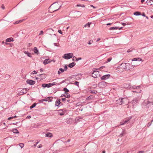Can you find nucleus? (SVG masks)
<instances>
[{
    "instance_id": "f257e3e1",
    "label": "nucleus",
    "mask_w": 153,
    "mask_h": 153,
    "mask_svg": "<svg viewBox=\"0 0 153 153\" xmlns=\"http://www.w3.org/2000/svg\"><path fill=\"white\" fill-rule=\"evenodd\" d=\"M61 6V5H59V4L55 2L51 5L49 7V9H50L52 8V9L53 10V12H54L59 9Z\"/></svg>"
},
{
    "instance_id": "f03ea898",
    "label": "nucleus",
    "mask_w": 153,
    "mask_h": 153,
    "mask_svg": "<svg viewBox=\"0 0 153 153\" xmlns=\"http://www.w3.org/2000/svg\"><path fill=\"white\" fill-rule=\"evenodd\" d=\"M153 105V102L149 101H144L142 104V106L143 108H149L152 105Z\"/></svg>"
},
{
    "instance_id": "7ed1b4c3",
    "label": "nucleus",
    "mask_w": 153,
    "mask_h": 153,
    "mask_svg": "<svg viewBox=\"0 0 153 153\" xmlns=\"http://www.w3.org/2000/svg\"><path fill=\"white\" fill-rule=\"evenodd\" d=\"M73 56V54L72 53H69L65 54L64 56H62L63 58L65 59H69L72 58Z\"/></svg>"
},
{
    "instance_id": "20e7f679",
    "label": "nucleus",
    "mask_w": 153,
    "mask_h": 153,
    "mask_svg": "<svg viewBox=\"0 0 153 153\" xmlns=\"http://www.w3.org/2000/svg\"><path fill=\"white\" fill-rule=\"evenodd\" d=\"M53 99V97H47L46 98L43 99H42L39 100V102H42L43 101H48L49 102H51L52 101V100Z\"/></svg>"
},
{
    "instance_id": "39448f33",
    "label": "nucleus",
    "mask_w": 153,
    "mask_h": 153,
    "mask_svg": "<svg viewBox=\"0 0 153 153\" xmlns=\"http://www.w3.org/2000/svg\"><path fill=\"white\" fill-rule=\"evenodd\" d=\"M106 82L104 81H102L99 83L98 86L100 88H102L106 86Z\"/></svg>"
},
{
    "instance_id": "423d86ee",
    "label": "nucleus",
    "mask_w": 153,
    "mask_h": 153,
    "mask_svg": "<svg viewBox=\"0 0 153 153\" xmlns=\"http://www.w3.org/2000/svg\"><path fill=\"white\" fill-rule=\"evenodd\" d=\"M131 119V116L125 119L123 121L121 122V125H123L125 124L126 123H127Z\"/></svg>"
},
{
    "instance_id": "0eeeda50",
    "label": "nucleus",
    "mask_w": 153,
    "mask_h": 153,
    "mask_svg": "<svg viewBox=\"0 0 153 153\" xmlns=\"http://www.w3.org/2000/svg\"><path fill=\"white\" fill-rule=\"evenodd\" d=\"M127 100V99L126 98H123L121 99H119L117 101L118 102H120L119 103L120 105H122L123 104L125 103V102Z\"/></svg>"
},
{
    "instance_id": "6e6552de",
    "label": "nucleus",
    "mask_w": 153,
    "mask_h": 153,
    "mask_svg": "<svg viewBox=\"0 0 153 153\" xmlns=\"http://www.w3.org/2000/svg\"><path fill=\"white\" fill-rule=\"evenodd\" d=\"M110 76L111 75L109 74L105 75L102 76V77H101V80H105L106 79L109 78Z\"/></svg>"
},
{
    "instance_id": "1a4fd4ad",
    "label": "nucleus",
    "mask_w": 153,
    "mask_h": 153,
    "mask_svg": "<svg viewBox=\"0 0 153 153\" xmlns=\"http://www.w3.org/2000/svg\"><path fill=\"white\" fill-rule=\"evenodd\" d=\"M27 89L25 88L23 89L19 93V95H21L24 94H26L27 92Z\"/></svg>"
},
{
    "instance_id": "9d476101",
    "label": "nucleus",
    "mask_w": 153,
    "mask_h": 153,
    "mask_svg": "<svg viewBox=\"0 0 153 153\" xmlns=\"http://www.w3.org/2000/svg\"><path fill=\"white\" fill-rule=\"evenodd\" d=\"M98 71H94L92 73V76L94 78H96L97 77V75L98 74Z\"/></svg>"
},
{
    "instance_id": "9b49d317",
    "label": "nucleus",
    "mask_w": 153,
    "mask_h": 153,
    "mask_svg": "<svg viewBox=\"0 0 153 153\" xmlns=\"http://www.w3.org/2000/svg\"><path fill=\"white\" fill-rule=\"evenodd\" d=\"M27 83L29 85H33L35 83V82L32 80L27 79L26 81Z\"/></svg>"
},
{
    "instance_id": "f8f14e48",
    "label": "nucleus",
    "mask_w": 153,
    "mask_h": 153,
    "mask_svg": "<svg viewBox=\"0 0 153 153\" xmlns=\"http://www.w3.org/2000/svg\"><path fill=\"white\" fill-rule=\"evenodd\" d=\"M37 76H39L40 77V78L42 80L43 79L45 78L46 76V75L45 74H43L39 75H38Z\"/></svg>"
},
{
    "instance_id": "ddd939ff",
    "label": "nucleus",
    "mask_w": 153,
    "mask_h": 153,
    "mask_svg": "<svg viewBox=\"0 0 153 153\" xmlns=\"http://www.w3.org/2000/svg\"><path fill=\"white\" fill-rule=\"evenodd\" d=\"M49 59H45V60L43 62V63L45 65H46V64L50 63L52 62V60H49Z\"/></svg>"
},
{
    "instance_id": "4468645a",
    "label": "nucleus",
    "mask_w": 153,
    "mask_h": 153,
    "mask_svg": "<svg viewBox=\"0 0 153 153\" xmlns=\"http://www.w3.org/2000/svg\"><path fill=\"white\" fill-rule=\"evenodd\" d=\"M45 136L48 137H53L52 134L50 132L46 133Z\"/></svg>"
},
{
    "instance_id": "2eb2a0df",
    "label": "nucleus",
    "mask_w": 153,
    "mask_h": 153,
    "mask_svg": "<svg viewBox=\"0 0 153 153\" xmlns=\"http://www.w3.org/2000/svg\"><path fill=\"white\" fill-rule=\"evenodd\" d=\"M42 87L44 88L47 87L49 88L51 87V83H48V84H43L42 85Z\"/></svg>"
},
{
    "instance_id": "dca6fc26",
    "label": "nucleus",
    "mask_w": 153,
    "mask_h": 153,
    "mask_svg": "<svg viewBox=\"0 0 153 153\" xmlns=\"http://www.w3.org/2000/svg\"><path fill=\"white\" fill-rule=\"evenodd\" d=\"M138 100L137 98H135L131 101V102L133 105L136 104L138 102Z\"/></svg>"
},
{
    "instance_id": "f3484780",
    "label": "nucleus",
    "mask_w": 153,
    "mask_h": 153,
    "mask_svg": "<svg viewBox=\"0 0 153 153\" xmlns=\"http://www.w3.org/2000/svg\"><path fill=\"white\" fill-rule=\"evenodd\" d=\"M35 53L38 55L39 53V51L36 47H35L33 50Z\"/></svg>"
},
{
    "instance_id": "a211bd4d",
    "label": "nucleus",
    "mask_w": 153,
    "mask_h": 153,
    "mask_svg": "<svg viewBox=\"0 0 153 153\" xmlns=\"http://www.w3.org/2000/svg\"><path fill=\"white\" fill-rule=\"evenodd\" d=\"M132 61H143V60H142L141 59L137 58H134V59H132Z\"/></svg>"
},
{
    "instance_id": "6ab92c4d",
    "label": "nucleus",
    "mask_w": 153,
    "mask_h": 153,
    "mask_svg": "<svg viewBox=\"0 0 153 153\" xmlns=\"http://www.w3.org/2000/svg\"><path fill=\"white\" fill-rule=\"evenodd\" d=\"M75 65V63L74 62H72V63L69 64L68 65V66L69 68H72L73 67H74Z\"/></svg>"
},
{
    "instance_id": "aec40b11",
    "label": "nucleus",
    "mask_w": 153,
    "mask_h": 153,
    "mask_svg": "<svg viewBox=\"0 0 153 153\" xmlns=\"http://www.w3.org/2000/svg\"><path fill=\"white\" fill-rule=\"evenodd\" d=\"M13 39L12 37H10L6 39V41L7 42H13Z\"/></svg>"
},
{
    "instance_id": "412c9836",
    "label": "nucleus",
    "mask_w": 153,
    "mask_h": 153,
    "mask_svg": "<svg viewBox=\"0 0 153 153\" xmlns=\"http://www.w3.org/2000/svg\"><path fill=\"white\" fill-rule=\"evenodd\" d=\"M60 100L59 99V100H56V101L55 105L57 106H59V105L60 104Z\"/></svg>"
},
{
    "instance_id": "4be33fe9",
    "label": "nucleus",
    "mask_w": 153,
    "mask_h": 153,
    "mask_svg": "<svg viewBox=\"0 0 153 153\" xmlns=\"http://www.w3.org/2000/svg\"><path fill=\"white\" fill-rule=\"evenodd\" d=\"M58 111L60 115L61 116L64 115L65 113V112H62V109L59 110Z\"/></svg>"
},
{
    "instance_id": "5701e85b",
    "label": "nucleus",
    "mask_w": 153,
    "mask_h": 153,
    "mask_svg": "<svg viewBox=\"0 0 153 153\" xmlns=\"http://www.w3.org/2000/svg\"><path fill=\"white\" fill-rule=\"evenodd\" d=\"M126 66L125 67H124V68L126 69H129L130 68V64L129 63H126Z\"/></svg>"
},
{
    "instance_id": "b1692460",
    "label": "nucleus",
    "mask_w": 153,
    "mask_h": 153,
    "mask_svg": "<svg viewBox=\"0 0 153 153\" xmlns=\"http://www.w3.org/2000/svg\"><path fill=\"white\" fill-rule=\"evenodd\" d=\"M134 14L136 16H139L141 15V13L139 12H136L134 13Z\"/></svg>"
},
{
    "instance_id": "393cba45",
    "label": "nucleus",
    "mask_w": 153,
    "mask_h": 153,
    "mask_svg": "<svg viewBox=\"0 0 153 153\" xmlns=\"http://www.w3.org/2000/svg\"><path fill=\"white\" fill-rule=\"evenodd\" d=\"M119 29V27H111L110 28L109 30H113L116 29L117 30Z\"/></svg>"
},
{
    "instance_id": "a878e982",
    "label": "nucleus",
    "mask_w": 153,
    "mask_h": 153,
    "mask_svg": "<svg viewBox=\"0 0 153 153\" xmlns=\"http://www.w3.org/2000/svg\"><path fill=\"white\" fill-rule=\"evenodd\" d=\"M12 131L14 133L16 134L19 133V132L18 131V130L16 128L13 129L12 130Z\"/></svg>"
},
{
    "instance_id": "bb28decb",
    "label": "nucleus",
    "mask_w": 153,
    "mask_h": 153,
    "mask_svg": "<svg viewBox=\"0 0 153 153\" xmlns=\"http://www.w3.org/2000/svg\"><path fill=\"white\" fill-rule=\"evenodd\" d=\"M91 25V23L88 22L84 26V27H90V25Z\"/></svg>"
},
{
    "instance_id": "cd10ccee",
    "label": "nucleus",
    "mask_w": 153,
    "mask_h": 153,
    "mask_svg": "<svg viewBox=\"0 0 153 153\" xmlns=\"http://www.w3.org/2000/svg\"><path fill=\"white\" fill-rule=\"evenodd\" d=\"M66 94V95H64V97H65L66 98H69L70 97V95L68 93H66V94Z\"/></svg>"
},
{
    "instance_id": "c85d7f7f",
    "label": "nucleus",
    "mask_w": 153,
    "mask_h": 153,
    "mask_svg": "<svg viewBox=\"0 0 153 153\" xmlns=\"http://www.w3.org/2000/svg\"><path fill=\"white\" fill-rule=\"evenodd\" d=\"M36 105V103H33L31 106L30 107V108L31 109H32V108L35 107Z\"/></svg>"
},
{
    "instance_id": "c756f323",
    "label": "nucleus",
    "mask_w": 153,
    "mask_h": 153,
    "mask_svg": "<svg viewBox=\"0 0 153 153\" xmlns=\"http://www.w3.org/2000/svg\"><path fill=\"white\" fill-rule=\"evenodd\" d=\"M63 91H65V94L69 92V90L67 89L66 88H65L63 89Z\"/></svg>"
},
{
    "instance_id": "7c9ffc66",
    "label": "nucleus",
    "mask_w": 153,
    "mask_h": 153,
    "mask_svg": "<svg viewBox=\"0 0 153 153\" xmlns=\"http://www.w3.org/2000/svg\"><path fill=\"white\" fill-rule=\"evenodd\" d=\"M90 92L93 94H95L97 93V91L94 90L93 91H91Z\"/></svg>"
},
{
    "instance_id": "2f4dec72",
    "label": "nucleus",
    "mask_w": 153,
    "mask_h": 153,
    "mask_svg": "<svg viewBox=\"0 0 153 153\" xmlns=\"http://www.w3.org/2000/svg\"><path fill=\"white\" fill-rule=\"evenodd\" d=\"M151 0H147L146 1V3L148 4H149V5H152V4L151 3Z\"/></svg>"
},
{
    "instance_id": "473e14b6",
    "label": "nucleus",
    "mask_w": 153,
    "mask_h": 153,
    "mask_svg": "<svg viewBox=\"0 0 153 153\" xmlns=\"http://www.w3.org/2000/svg\"><path fill=\"white\" fill-rule=\"evenodd\" d=\"M93 42V41L91 39L88 42V43L89 45H91V44Z\"/></svg>"
},
{
    "instance_id": "72a5a7b5",
    "label": "nucleus",
    "mask_w": 153,
    "mask_h": 153,
    "mask_svg": "<svg viewBox=\"0 0 153 153\" xmlns=\"http://www.w3.org/2000/svg\"><path fill=\"white\" fill-rule=\"evenodd\" d=\"M26 54H27V56L29 57H32V56L31 55V53L29 52H27V53H26Z\"/></svg>"
},
{
    "instance_id": "f704fd0d",
    "label": "nucleus",
    "mask_w": 153,
    "mask_h": 153,
    "mask_svg": "<svg viewBox=\"0 0 153 153\" xmlns=\"http://www.w3.org/2000/svg\"><path fill=\"white\" fill-rule=\"evenodd\" d=\"M19 145L22 148L24 147V144L23 143H20L19 144Z\"/></svg>"
},
{
    "instance_id": "c9c22d12",
    "label": "nucleus",
    "mask_w": 153,
    "mask_h": 153,
    "mask_svg": "<svg viewBox=\"0 0 153 153\" xmlns=\"http://www.w3.org/2000/svg\"><path fill=\"white\" fill-rule=\"evenodd\" d=\"M75 85L79 87V82L77 81H75L74 82Z\"/></svg>"
},
{
    "instance_id": "e433bc0d",
    "label": "nucleus",
    "mask_w": 153,
    "mask_h": 153,
    "mask_svg": "<svg viewBox=\"0 0 153 153\" xmlns=\"http://www.w3.org/2000/svg\"><path fill=\"white\" fill-rule=\"evenodd\" d=\"M126 65L127 64H126V63H122L121 64V65L122 66V67H123V68H124V67L125 66H126Z\"/></svg>"
},
{
    "instance_id": "4c0bfd02",
    "label": "nucleus",
    "mask_w": 153,
    "mask_h": 153,
    "mask_svg": "<svg viewBox=\"0 0 153 153\" xmlns=\"http://www.w3.org/2000/svg\"><path fill=\"white\" fill-rule=\"evenodd\" d=\"M125 132L124 131H123L120 134V137H122L125 134Z\"/></svg>"
},
{
    "instance_id": "58836bf2",
    "label": "nucleus",
    "mask_w": 153,
    "mask_h": 153,
    "mask_svg": "<svg viewBox=\"0 0 153 153\" xmlns=\"http://www.w3.org/2000/svg\"><path fill=\"white\" fill-rule=\"evenodd\" d=\"M57 83H56V82H53L52 83H51V87L53 86V85H56Z\"/></svg>"
},
{
    "instance_id": "ea45409f",
    "label": "nucleus",
    "mask_w": 153,
    "mask_h": 153,
    "mask_svg": "<svg viewBox=\"0 0 153 153\" xmlns=\"http://www.w3.org/2000/svg\"><path fill=\"white\" fill-rule=\"evenodd\" d=\"M59 70L60 71V72L61 73L63 72L64 71V70L62 68H60L59 69Z\"/></svg>"
},
{
    "instance_id": "a19ab883",
    "label": "nucleus",
    "mask_w": 153,
    "mask_h": 153,
    "mask_svg": "<svg viewBox=\"0 0 153 153\" xmlns=\"http://www.w3.org/2000/svg\"><path fill=\"white\" fill-rule=\"evenodd\" d=\"M111 58H109L107 59V61H106L107 62H110L111 60Z\"/></svg>"
},
{
    "instance_id": "79ce46f5",
    "label": "nucleus",
    "mask_w": 153,
    "mask_h": 153,
    "mask_svg": "<svg viewBox=\"0 0 153 153\" xmlns=\"http://www.w3.org/2000/svg\"><path fill=\"white\" fill-rule=\"evenodd\" d=\"M76 6L77 7H85V6L84 5H82L81 4H77V5H76Z\"/></svg>"
},
{
    "instance_id": "37998d69",
    "label": "nucleus",
    "mask_w": 153,
    "mask_h": 153,
    "mask_svg": "<svg viewBox=\"0 0 153 153\" xmlns=\"http://www.w3.org/2000/svg\"><path fill=\"white\" fill-rule=\"evenodd\" d=\"M64 67V71L67 70L68 69V67H67V66L66 65H65Z\"/></svg>"
},
{
    "instance_id": "c03bdc74",
    "label": "nucleus",
    "mask_w": 153,
    "mask_h": 153,
    "mask_svg": "<svg viewBox=\"0 0 153 153\" xmlns=\"http://www.w3.org/2000/svg\"><path fill=\"white\" fill-rule=\"evenodd\" d=\"M65 81H66V79H65V80H63L61 82L59 83L58 84V85H60L62 83H64V82H65Z\"/></svg>"
},
{
    "instance_id": "a18cd8bd",
    "label": "nucleus",
    "mask_w": 153,
    "mask_h": 153,
    "mask_svg": "<svg viewBox=\"0 0 153 153\" xmlns=\"http://www.w3.org/2000/svg\"><path fill=\"white\" fill-rule=\"evenodd\" d=\"M82 59V58L81 57H79V58H76V61H78L79 60H81Z\"/></svg>"
},
{
    "instance_id": "49530a36",
    "label": "nucleus",
    "mask_w": 153,
    "mask_h": 153,
    "mask_svg": "<svg viewBox=\"0 0 153 153\" xmlns=\"http://www.w3.org/2000/svg\"><path fill=\"white\" fill-rule=\"evenodd\" d=\"M44 33V32L42 30L41 31L40 33H39V35H42Z\"/></svg>"
},
{
    "instance_id": "de8ad7c7",
    "label": "nucleus",
    "mask_w": 153,
    "mask_h": 153,
    "mask_svg": "<svg viewBox=\"0 0 153 153\" xmlns=\"http://www.w3.org/2000/svg\"><path fill=\"white\" fill-rule=\"evenodd\" d=\"M73 59H72V60L73 61H75L76 60H75V59H76V56H73Z\"/></svg>"
},
{
    "instance_id": "09e8293b",
    "label": "nucleus",
    "mask_w": 153,
    "mask_h": 153,
    "mask_svg": "<svg viewBox=\"0 0 153 153\" xmlns=\"http://www.w3.org/2000/svg\"><path fill=\"white\" fill-rule=\"evenodd\" d=\"M121 24L123 26H125L127 25H128L129 24L128 23H127V24H126V23H122Z\"/></svg>"
},
{
    "instance_id": "8fccbe9b",
    "label": "nucleus",
    "mask_w": 153,
    "mask_h": 153,
    "mask_svg": "<svg viewBox=\"0 0 153 153\" xmlns=\"http://www.w3.org/2000/svg\"><path fill=\"white\" fill-rule=\"evenodd\" d=\"M152 122H151V123H148V125H147V126L148 127H149L150 126H151V125L152 124Z\"/></svg>"
},
{
    "instance_id": "3c124183",
    "label": "nucleus",
    "mask_w": 153,
    "mask_h": 153,
    "mask_svg": "<svg viewBox=\"0 0 153 153\" xmlns=\"http://www.w3.org/2000/svg\"><path fill=\"white\" fill-rule=\"evenodd\" d=\"M105 68V67L104 66H101L100 67L99 69L100 70H102V69H103V68Z\"/></svg>"
},
{
    "instance_id": "603ef678",
    "label": "nucleus",
    "mask_w": 153,
    "mask_h": 153,
    "mask_svg": "<svg viewBox=\"0 0 153 153\" xmlns=\"http://www.w3.org/2000/svg\"><path fill=\"white\" fill-rule=\"evenodd\" d=\"M33 74H36L37 73V72L35 71H33Z\"/></svg>"
},
{
    "instance_id": "864d4df0",
    "label": "nucleus",
    "mask_w": 153,
    "mask_h": 153,
    "mask_svg": "<svg viewBox=\"0 0 153 153\" xmlns=\"http://www.w3.org/2000/svg\"><path fill=\"white\" fill-rule=\"evenodd\" d=\"M58 32L60 34H62V32L61 30H58Z\"/></svg>"
},
{
    "instance_id": "5fc2aeb1",
    "label": "nucleus",
    "mask_w": 153,
    "mask_h": 153,
    "mask_svg": "<svg viewBox=\"0 0 153 153\" xmlns=\"http://www.w3.org/2000/svg\"><path fill=\"white\" fill-rule=\"evenodd\" d=\"M72 101H71L70 100H67V102H68L71 103L72 102Z\"/></svg>"
},
{
    "instance_id": "6e6d98bb",
    "label": "nucleus",
    "mask_w": 153,
    "mask_h": 153,
    "mask_svg": "<svg viewBox=\"0 0 153 153\" xmlns=\"http://www.w3.org/2000/svg\"><path fill=\"white\" fill-rule=\"evenodd\" d=\"M140 85H139V86H136V87L135 86V88H136L137 89H139V88H140Z\"/></svg>"
},
{
    "instance_id": "4d7b16f0",
    "label": "nucleus",
    "mask_w": 153,
    "mask_h": 153,
    "mask_svg": "<svg viewBox=\"0 0 153 153\" xmlns=\"http://www.w3.org/2000/svg\"><path fill=\"white\" fill-rule=\"evenodd\" d=\"M39 142V141H38L36 143V144H34V146L35 147H36V145L38 144Z\"/></svg>"
},
{
    "instance_id": "13d9d810",
    "label": "nucleus",
    "mask_w": 153,
    "mask_h": 153,
    "mask_svg": "<svg viewBox=\"0 0 153 153\" xmlns=\"http://www.w3.org/2000/svg\"><path fill=\"white\" fill-rule=\"evenodd\" d=\"M66 100V99L65 98H62V101H64Z\"/></svg>"
},
{
    "instance_id": "bf43d9fd",
    "label": "nucleus",
    "mask_w": 153,
    "mask_h": 153,
    "mask_svg": "<svg viewBox=\"0 0 153 153\" xmlns=\"http://www.w3.org/2000/svg\"><path fill=\"white\" fill-rule=\"evenodd\" d=\"M42 147V145L41 144H40L38 146V148H41Z\"/></svg>"
},
{
    "instance_id": "052dcab7",
    "label": "nucleus",
    "mask_w": 153,
    "mask_h": 153,
    "mask_svg": "<svg viewBox=\"0 0 153 153\" xmlns=\"http://www.w3.org/2000/svg\"><path fill=\"white\" fill-rule=\"evenodd\" d=\"M132 51V50H131L130 49H128V51H127V52L128 53H129V52H131Z\"/></svg>"
},
{
    "instance_id": "680f3d73",
    "label": "nucleus",
    "mask_w": 153,
    "mask_h": 153,
    "mask_svg": "<svg viewBox=\"0 0 153 153\" xmlns=\"http://www.w3.org/2000/svg\"><path fill=\"white\" fill-rule=\"evenodd\" d=\"M144 151H140L139 152L137 153H144Z\"/></svg>"
},
{
    "instance_id": "e2e57ef3",
    "label": "nucleus",
    "mask_w": 153,
    "mask_h": 153,
    "mask_svg": "<svg viewBox=\"0 0 153 153\" xmlns=\"http://www.w3.org/2000/svg\"><path fill=\"white\" fill-rule=\"evenodd\" d=\"M1 7L2 9H4V5L2 4L1 6Z\"/></svg>"
},
{
    "instance_id": "0e129e2a",
    "label": "nucleus",
    "mask_w": 153,
    "mask_h": 153,
    "mask_svg": "<svg viewBox=\"0 0 153 153\" xmlns=\"http://www.w3.org/2000/svg\"><path fill=\"white\" fill-rule=\"evenodd\" d=\"M142 15L143 16H144V17H146V15L145 14V13H143L142 14Z\"/></svg>"
},
{
    "instance_id": "69168bd1",
    "label": "nucleus",
    "mask_w": 153,
    "mask_h": 153,
    "mask_svg": "<svg viewBox=\"0 0 153 153\" xmlns=\"http://www.w3.org/2000/svg\"><path fill=\"white\" fill-rule=\"evenodd\" d=\"M13 117H10L8 118V120H10V119H13Z\"/></svg>"
},
{
    "instance_id": "338daca9",
    "label": "nucleus",
    "mask_w": 153,
    "mask_h": 153,
    "mask_svg": "<svg viewBox=\"0 0 153 153\" xmlns=\"http://www.w3.org/2000/svg\"><path fill=\"white\" fill-rule=\"evenodd\" d=\"M111 24H112L111 23H107V24H106V25L107 26L111 25Z\"/></svg>"
},
{
    "instance_id": "774afa93",
    "label": "nucleus",
    "mask_w": 153,
    "mask_h": 153,
    "mask_svg": "<svg viewBox=\"0 0 153 153\" xmlns=\"http://www.w3.org/2000/svg\"><path fill=\"white\" fill-rule=\"evenodd\" d=\"M40 70L41 72H43V71H44V70L42 68L40 69Z\"/></svg>"
}]
</instances>
